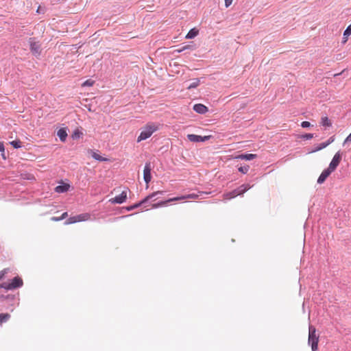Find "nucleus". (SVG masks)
<instances>
[{"mask_svg":"<svg viewBox=\"0 0 351 351\" xmlns=\"http://www.w3.org/2000/svg\"><path fill=\"white\" fill-rule=\"evenodd\" d=\"M160 125L158 123L149 122L143 128L137 138V142L146 140L149 138L155 132L158 131Z\"/></svg>","mask_w":351,"mask_h":351,"instance_id":"f257e3e1","label":"nucleus"},{"mask_svg":"<svg viewBox=\"0 0 351 351\" xmlns=\"http://www.w3.org/2000/svg\"><path fill=\"white\" fill-rule=\"evenodd\" d=\"M319 336L317 335L316 328L310 325L308 328V343L311 346L312 351H317L318 348Z\"/></svg>","mask_w":351,"mask_h":351,"instance_id":"f03ea898","label":"nucleus"},{"mask_svg":"<svg viewBox=\"0 0 351 351\" xmlns=\"http://www.w3.org/2000/svg\"><path fill=\"white\" fill-rule=\"evenodd\" d=\"M198 197V195L195 193L189 194L186 195H182L179 197H175L172 198H169L165 201H161L157 204H154L152 206V208H156L161 206H165L167 205L168 203L175 201H179V200H184L186 199H197Z\"/></svg>","mask_w":351,"mask_h":351,"instance_id":"7ed1b4c3","label":"nucleus"},{"mask_svg":"<svg viewBox=\"0 0 351 351\" xmlns=\"http://www.w3.org/2000/svg\"><path fill=\"white\" fill-rule=\"evenodd\" d=\"M90 219V215L89 213H85L82 214H80L75 216H73L69 217L66 221L65 224H72L77 222L85 221H88Z\"/></svg>","mask_w":351,"mask_h":351,"instance_id":"20e7f679","label":"nucleus"},{"mask_svg":"<svg viewBox=\"0 0 351 351\" xmlns=\"http://www.w3.org/2000/svg\"><path fill=\"white\" fill-rule=\"evenodd\" d=\"M341 158L342 156L340 152H337L333 156L327 169H329L332 173L335 171L337 167L339 166V163L341 162Z\"/></svg>","mask_w":351,"mask_h":351,"instance_id":"39448f33","label":"nucleus"},{"mask_svg":"<svg viewBox=\"0 0 351 351\" xmlns=\"http://www.w3.org/2000/svg\"><path fill=\"white\" fill-rule=\"evenodd\" d=\"M127 199V191H123L122 193L114 197L109 199V202L111 204H122L125 202Z\"/></svg>","mask_w":351,"mask_h":351,"instance_id":"423d86ee","label":"nucleus"},{"mask_svg":"<svg viewBox=\"0 0 351 351\" xmlns=\"http://www.w3.org/2000/svg\"><path fill=\"white\" fill-rule=\"evenodd\" d=\"M30 50L32 53L36 56L40 55V45L38 43L34 41L32 38L30 39Z\"/></svg>","mask_w":351,"mask_h":351,"instance_id":"0eeeda50","label":"nucleus"},{"mask_svg":"<svg viewBox=\"0 0 351 351\" xmlns=\"http://www.w3.org/2000/svg\"><path fill=\"white\" fill-rule=\"evenodd\" d=\"M210 136H201L196 134H188L187 138L191 142H202L210 138Z\"/></svg>","mask_w":351,"mask_h":351,"instance_id":"6e6552de","label":"nucleus"},{"mask_svg":"<svg viewBox=\"0 0 351 351\" xmlns=\"http://www.w3.org/2000/svg\"><path fill=\"white\" fill-rule=\"evenodd\" d=\"M143 177L145 182L148 184L151 181V168L149 164H146L143 170Z\"/></svg>","mask_w":351,"mask_h":351,"instance_id":"1a4fd4ad","label":"nucleus"},{"mask_svg":"<svg viewBox=\"0 0 351 351\" xmlns=\"http://www.w3.org/2000/svg\"><path fill=\"white\" fill-rule=\"evenodd\" d=\"M332 173V172L328 169H324L322 173L320 174L319 177L317 179V183L318 184H322L325 182L326 178Z\"/></svg>","mask_w":351,"mask_h":351,"instance_id":"9d476101","label":"nucleus"},{"mask_svg":"<svg viewBox=\"0 0 351 351\" xmlns=\"http://www.w3.org/2000/svg\"><path fill=\"white\" fill-rule=\"evenodd\" d=\"M23 285V280L19 276L14 277L12 282H10V285L12 286L13 289L22 287Z\"/></svg>","mask_w":351,"mask_h":351,"instance_id":"9b49d317","label":"nucleus"},{"mask_svg":"<svg viewBox=\"0 0 351 351\" xmlns=\"http://www.w3.org/2000/svg\"><path fill=\"white\" fill-rule=\"evenodd\" d=\"M256 158V154H244L234 156L235 159L251 160Z\"/></svg>","mask_w":351,"mask_h":351,"instance_id":"f8f14e48","label":"nucleus"},{"mask_svg":"<svg viewBox=\"0 0 351 351\" xmlns=\"http://www.w3.org/2000/svg\"><path fill=\"white\" fill-rule=\"evenodd\" d=\"M193 110L197 113L205 114L208 111V108L202 104H197L194 105Z\"/></svg>","mask_w":351,"mask_h":351,"instance_id":"ddd939ff","label":"nucleus"},{"mask_svg":"<svg viewBox=\"0 0 351 351\" xmlns=\"http://www.w3.org/2000/svg\"><path fill=\"white\" fill-rule=\"evenodd\" d=\"M250 188H251V186L248 184H242L237 189H234V191L237 193V196H238V195H243L244 193H245L247 191H248Z\"/></svg>","mask_w":351,"mask_h":351,"instance_id":"4468645a","label":"nucleus"},{"mask_svg":"<svg viewBox=\"0 0 351 351\" xmlns=\"http://www.w3.org/2000/svg\"><path fill=\"white\" fill-rule=\"evenodd\" d=\"M163 192L162 191H158L156 192H154L149 195H147L145 199H143L138 204H136L135 206H134V208H136L138 207L139 205L142 204H144L145 202H147L149 199H152V197H154L155 195H156L157 194H162Z\"/></svg>","mask_w":351,"mask_h":351,"instance_id":"2eb2a0df","label":"nucleus"},{"mask_svg":"<svg viewBox=\"0 0 351 351\" xmlns=\"http://www.w3.org/2000/svg\"><path fill=\"white\" fill-rule=\"evenodd\" d=\"M69 187H70L69 184H62V185L57 186L55 188V191L57 192V193H64V192H66L67 191H69Z\"/></svg>","mask_w":351,"mask_h":351,"instance_id":"dca6fc26","label":"nucleus"},{"mask_svg":"<svg viewBox=\"0 0 351 351\" xmlns=\"http://www.w3.org/2000/svg\"><path fill=\"white\" fill-rule=\"evenodd\" d=\"M199 34V30L197 28L191 29L186 36V38L192 39L197 36Z\"/></svg>","mask_w":351,"mask_h":351,"instance_id":"f3484780","label":"nucleus"},{"mask_svg":"<svg viewBox=\"0 0 351 351\" xmlns=\"http://www.w3.org/2000/svg\"><path fill=\"white\" fill-rule=\"evenodd\" d=\"M237 196V193L234 190L230 192L226 193L223 195V198L225 200H229Z\"/></svg>","mask_w":351,"mask_h":351,"instance_id":"a211bd4d","label":"nucleus"},{"mask_svg":"<svg viewBox=\"0 0 351 351\" xmlns=\"http://www.w3.org/2000/svg\"><path fill=\"white\" fill-rule=\"evenodd\" d=\"M57 135L60 138V141L64 142L66 138L67 133L65 130L60 129L57 132Z\"/></svg>","mask_w":351,"mask_h":351,"instance_id":"6ab92c4d","label":"nucleus"},{"mask_svg":"<svg viewBox=\"0 0 351 351\" xmlns=\"http://www.w3.org/2000/svg\"><path fill=\"white\" fill-rule=\"evenodd\" d=\"M10 317V315L8 313H1L0 314V323L3 324L6 322Z\"/></svg>","mask_w":351,"mask_h":351,"instance_id":"aec40b11","label":"nucleus"},{"mask_svg":"<svg viewBox=\"0 0 351 351\" xmlns=\"http://www.w3.org/2000/svg\"><path fill=\"white\" fill-rule=\"evenodd\" d=\"M321 124L324 126L330 127L331 126V122L327 117H322Z\"/></svg>","mask_w":351,"mask_h":351,"instance_id":"412c9836","label":"nucleus"},{"mask_svg":"<svg viewBox=\"0 0 351 351\" xmlns=\"http://www.w3.org/2000/svg\"><path fill=\"white\" fill-rule=\"evenodd\" d=\"M92 156H93V158H95V160H99V161H106V160H107L106 158H103L102 156H101L100 155H99L98 154H97L95 152H93Z\"/></svg>","mask_w":351,"mask_h":351,"instance_id":"4be33fe9","label":"nucleus"},{"mask_svg":"<svg viewBox=\"0 0 351 351\" xmlns=\"http://www.w3.org/2000/svg\"><path fill=\"white\" fill-rule=\"evenodd\" d=\"M0 287L5 289L6 290H12L13 289L12 286L10 285V282H5L3 283H1L0 285Z\"/></svg>","mask_w":351,"mask_h":351,"instance_id":"5701e85b","label":"nucleus"},{"mask_svg":"<svg viewBox=\"0 0 351 351\" xmlns=\"http://www.w3.org/2000/svg\"><path fill=\"white\" fill-rule=\"evenodd\" d=\"M10 144L12 145L16 149L21 147V142L19 140L11 141L10 142Z\"/></svg>","mask_w":351,"mask_h":351,"instance_id":"b1692460","label":"nucleus"},{"mask_svg":"<svg viewBox=\"0 0 351 351\" xmlns=\"http://www.w3.org/2000/svg\"><path fill=\"white\" fill-rule=\"evenodd\" d=\"M199 79H195L194 80L193 82H192L189 86H188V89H191V88H196L199 86Z\"/></svg>","mask_w":351,"mask_h":351,"instance_id":"393cba45","label":"nucleus"},{"mask_svg":"<svg viewBox=\"0 0 351 351\" xmlns=\"http://www.w3.org/2000/svg\"><path fill=\"white\" fill-rule=\"evenodd\" d=\"M327 146H328V143H326L325 142L322 143L313 151H312V152H315L319 151V150L326 147Z\"/></svg>","mask_w":351,"mask_h":351,"instance_id":"a878e982","label":"nucleus"},{"mask_svg":"<svg viewBox=\"0 0 351 351\" xmlns=\"http://www.w3.org/2000/svg\"><path fill=\"white\" fill-rule=\"evenodd\" d=\"M250 167L248 165L244 167H240L238 169L242 173H247L249 171Z\"/></svg>","mask_w":351,"mask_h":351,"instance_id":"bb28decb","label":"nucleus"},{"mask_svg":"<svg viewBox=\"0 0 351 351\" xmlns=\"http://www.w3.org/2000/svg\"><path fill=\"white\" fill-rule=\"evenodd\" d=\"M0 152H1V156L3 159H5V148L3 142H0Z\"/></svg>","mask_w":351,"mask_h":351,"instance_id":"cd10ccee","label":"nucleus"},{"mask_svg":"<svg viewBox=\"0 0 351 351\" xmlns=\"http://www.w3.org/2000/svg\"><path fill=\"white\" fill-rule=\"evenodd\" d=\"M351 34V27L349 26L347 27V29L345 30L343 33V36L345 39H347V37ZM346 41V40H345Z\"/></svg>","mask_w":351,"mask_h":351,"instance_id":"c85d7f7f","label":"nucleus"},{"mask_svg":"<svg viewBox=\"0 0 351 351\" xmlns=\"http://www.w3.org/2000/svg\"><path fill=\"white\" fill-rule=\"evenodd\" d=\"M94 84V81L91 80H86L82 84V86H92Z\"/></svg>","mask_w":351,"mask_h":351,"instance_id":"c756f323","label":"nucleus"},{"mask_svg":"<svg viewBox=\"0 0 351 351\" xmlns=\"http://www.w3.org/2000/svg\"><path fill=\"white\" fill-rule=\"evenodd\" d=\"M301 126L304 128H309L311 126V123L308 121H303L301 123Z\"/></svg>","mask_w":351,"mask_h":351,"instance_id":"7c9ffc66","label":"nucleus"},{"mask_svg":"<svg viewBox=\"0 0 351 351\" xmlns=\"http://www.w3.org/2000/svg\"><path fill=\"white\" fill-rule=\"evenodd\" d=\"M302 138H306V139H311L313 138V134H306L303 135L302 136Z\"/></svg>","mask_w":351,"mask_h":351,"instance_id":"2f4dec72","label":"nucleus"},{"mask_svg":"<svg viewBox=\"0 0 351 351\" xmlns=\"http://www.w3.org/2000/svg\"><path fill=\"white\" fill-rule=\"evenodd\" d=\"M8 271V269H4L0 271V280L2 279L5 274Z\"/></svg>","mask_w":351,"mask_h":351,"instance_id":"473e14b6","label":"nucleus"},{"mask_svg":"<svg viewBox=\"0 0 351 351\" xmlns=\"http://www.w3.org/2000/svg\"><path fill=\"white\" fill-rule=\"evenodd\" d=\"M225 1V6L228 8L232 3L233 0H224Z\"/></svg>","mask_w":351,"mask_h":351,"instance_id":"72a5a7b5","label":"nucleus"},{"mask_svg":"<svg viewBox=\"0 0 351 351\" xmlns=\"http://www.w3.org/2000/svg\"><path fill=\"white\" fill-rule=\"evenodd\" d=\"M335 141V137L334 136H331L330 138H329V139L325 142L326 143H328V145H329L330 143H332L333 141Z\"/></svg>","mask_w":351,"mask_h":351,"instance_id":"f704fd0d","label":"nucleus"},{"mask_svg":"<svg viewBox=\"0 0 351 351\" xmlns=\"http://www.w3.org/2000/svg\"><path fill=\"white\" fill-rule=\"evenodd\" d=\"M350 141H351V133L347 136V138L344 141V143H346L347 142H350Z\"/></svg>","mask_w":351,"mask_h":351,"instance_id":"c9c22d12","label":"nucleus"},{"mask_svg":"<svg viewBox=\"0 0 351 351\" xmlns=\"http://www.w3.org/2000/svg\"><path fill=\"white\" fill-rule=\"evenodd\" d=\"M68 216V213L66 212L63 213L62 215L60 216L61 220L65 219Z\"/></svg>","mask_w":351,"mask_h":351,"instance_id":"e433bc0d","label":"nucleus"},{"mask_svg":"<svg viewBox=\"0 0 351 351\" xmlns=\"http://www.w3.org/2000/svg\"><path fill=\"white\" fill-rule=\"evenodd\" d=\"M51 219L54 221H58L61 220L60 217H51Z\"/></svg>","mask_w":351,"mask_h":351,"instance_id":"4c0bfd02","label":"nucleus"},{"mask_svg":"<svg viewBox=\"0 0 351 351\" xmlns=\"http://www.w3.org/2000/svg\"><path fill=\"white\" fill-rule=\"evenodd\" d=\"M38 13H41V12H43V10H42L41 7L40 6H38V9H37V11H36Z\"/></svg>","mask_w":351,"mask_h":351,"instance_id":"58836bf2","label":"nucleus"},{"mask_svg":"<svg viewBox=\"0 0 351 351\" xmlns=\"http://www.w3.org/2000/svg\"><path fill=\"white\" fill-rule=\"evenodd\" d=\"M189 49V45H186V46H184L182 48V50H185V49Z\"/></svg>","mask_w":351,"mask_h":351,"instance_id":"ea45409f","label":"nucleus"},{"mask_svg":"<svg viewBox=\"0 0 351 351\" xmlns=\"http://www.w3.org/2000/svg\"><path fill=\"white\" fill-rule=\"evenodd\" d=\"M183 51V50H182V49H178V50H177V51H178V52H181V51Z\"/></svg>","mask_w":351,"mask_h":351,"instance_id":"a19ab883","label":"nucleus"}]
</instances>
